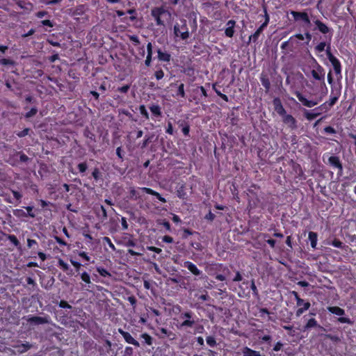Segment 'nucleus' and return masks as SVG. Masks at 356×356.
<instances>
[{"label":"nucleus","instance_id":"obj_21","mask_svg":"<svg viewBox=\"0 0 356 356\" xmlns=\"http://www.w3.org/2000/svg\"><path fill=\"white\" fill-rule=\"evenodd\" d=\"M139 189L147 194L155 196L158 200H159L160 202H161L163 203L166 202L165 198H164L160 193H159L158 192L154 191L153 189H152L150 188L142 187V188H140Z\"/></svg>","mask_w":356,"mask_h":356},{"label":"nucleus","instance_id":"obj_27","mask_svg":"<svg viewBox=\"0 0 356 356\" xmlns=\"http://www.w3.org/2000/svg\"><path fill=\"white\" fill-rule=\"evenodd\" d=\"M321 327L320 325H318L317 321L314 318H312L309 319L307 322V323L303 326L302 331L305 332L307 331L312 328L314 327Z\"/></svg>","mask_w":356,"mask_h":356},{"label":"nucleus","instance_id":"obj_44","mask_svg":"<svg viewBox=\"0 0 356 356\" xmlns=\"http://www.w3.org/2000/svg\"><path fill=\"white\" fill-rule=\"evenodd\" d=\"M38 111V109L36 106L32 107L28 112L24 114V118L26 119H29L33 116H35Z\"/></svg>","mask_w":356,"mask_h":356},{"label":"nucleus","instance_id":"obj_28","mask_svg":"<svg viewBox=\"0 0 356 356\" xmlns=\"http://www.w3.org/2000/svg\"><path fill=\"white\" fill-rule=\"evenodd\" d=\"M265 28L266 27L264 26L261 24L260 26L256 30V31L249 37V42H257L259 35L263 32Z\"/></svg>","mask_w":356,"mask_h":356},{"label":"nucleus","instance_id":"obj_53","mask_svg":"<svg viewBox=\"0 0 356 356\" xmlns=\"http://www.w3.org/2000/svg\"><path fill=\"white\" fill-rule=\"evenodd\" d=\"M77 169L79 172L84 173L88 169V164L86 161L80 163L77 165Z\"/></svg>","mask_w":356,"mask_h":356},{"label":"nucleus","instance_id":"obj_36","mask_svg":"<svg viewBox=\"0 0 356 356\" xmlns=\"http://www.w3.org/2000/svg\"><path fill=\"white\" fill-rule=\"evenodd\" d=\"M331 106L329 104L328 102H324L323 104H321L318 107H316L313 109V111H318L319 112L321 113H326L327 112L330 108H331Z\"/></svg>","mask_w":356,"mask_h":356},{"label":"nucleus","instance_id":"obj_35","mask_svg":"<svg viewBox=\"0 0 356 356\" xmlns=\"http://www.w3.org/2000/svg\"><path fill=\"white\" fill-rule=\"evenodd\" d=\"M264 330H258L257 335L259 339L262 341H265L268 343V345H271L272 337L270 334H264L263 336L261 335V333H264Z\"/></svg>","mask_w":356,"mask_h":356},{"label":"nucleus","instance_id":"obj_11","mask_svg":"<svg viewBox=\"0 0 356 356\" xmlns=\"http://www.w3.org/2000/svg\"><path fill=\"white\" fill-rule=\"evenodd\" d=\"M333 169L337 170V174L339 175H341L343 172V164L338 156L332 155L330 156L327 159V162L326 163Z\"/></svg>","mask_w":356,"mask_h":356},{"label":"nucleus","instance_id":"obj_7","mask_svg":"<svg viewBox=\"0 0 356 356\" xmlns=\"http://www.w3.org/2000/svg\"><path fill=\"white\" fill-rule=\"evenodd\" d=\"M179 317L184 320L179 327L181 329L193 327V326H195V321H200V318L191 310L181 312Z\"/></svg>","mask_w":356,"mask_h":356},{"label":"nucleus","instance_id":"obj_1","mask_svg":"<svg viewBox=\"0 0 356 356\" xmlns=\"http://www.w3.org/2000/svg\"><path fill=\"white\" fill-rule=\"evenodd\" d=\"M313 23L315 25L313 31H318L323 35L321 38L323 40L314 47V51L316 53H321L325 51L326 56L328 58V54H332L331 43L334 30L319 19H314Z\"/></svg>","mask_w":356,"mask_h":356},{"label":"nucleus","instance_id":"obj_24","mask_svg":"<svg viewBox=\"0 0 356 356\" xmlns=\"http://www.w3.org/2000/svg\"><path fill=\"white\" fill-rule=\"evenodd\" d=\"M260 81L265 88V92L268 93L270 89V81L267 74L261 73L260 75Z\"/></svg>","mask_w":356,"mask_h":356},{"label":"nucleus","instance_id":"obj_4","mask_svg":"<svg viewBox=\"0 0 356 356\" xmlns=\"http://www.w3.org/2000/svg\"><path fill=\"white\" fill-rule=\"evenodd\" d=\"M173 33L175 40L179 39L186 40L190 37V33L185 19H181L179 22H176L173 27Z\"/></svg>","mask_w":356,"mask_h":356},{"label":"nucleus","instance_id":"obj_2","mask_svg":"<svg viewBox=\"0 0 356 356\" xmlns=\"http://www.w3.org/2000/svg\"><path fill=\"white\" fill-rule=\"evenodd\" d=\"M206 271L209 275L220 282L226 281L227 277L230 274L228 266L221 263L209 264L206 267Z\"/></svg>","mask_w":356,"mask_h":356},{"label":"nucleus","instance_id":"obj_42","mask_svg":"<svg viewBox=\"0 0 356 356\" xmlns=\"http://www.w3.org/2000/svg\"><path fill=\"white\" fill-rule=\"evenodd\" d=\"M174 96L177 97H180L182 98H184L186 97L184 83H181L180 84H179L178 88H177V91Z\"/></svg>","mask_w":356,"mask_h":356},{"label":"nucleus","instance_id":"obj_10","mask_svg":"<svg viewBox=\"0 0 356 356\" xmlns=\"http://www.w3.org/2000/svg\"><path fill=\"white\" fill-rule=\"evenodd\" d=\"M290 14L293 16L294 21H302L307 27H309L311 25V19L306 11L299 12L291 10Z\"/></svg>","mask_w":356,"mask_h":356},{"label":"nucleus","instance_id":"obj_54","mask_svg":"<svg viewBox=\"0 0 356 356\" xmlns=\"http://www.w3.org/2000/svg\"><path fill=\"white\" fill-rule=\"evenodd\" d=\"M140 113L142 115L143 118H145L146 120H148L149 118V113L146 110V108L144 105H140L139 107Z\"/></svg>","mask_w":356,"mask_h":356},{"label":"nucleus","instance_id":"obj_40","mask_svg":"<svg viewBox=\"0 0 356 356\" xmlns=\"http://www.w3.org/2000/svg\"><path fill=\"white\" fill-rule=\"evenodd\" d=\"M194 329V332H193V334H202L204 332V327L203 325L200 324L199 323V321H195V326H193V327Z\"/></svg>","mask_w":356,"mask_h":356},{"label":"nucleus","instance_id":"obj_30","mask_svg":"<svg viewBox=\"0 0 356 356\" xmlns=\"http://www.w3.org/2000/svg\"><path fill=\"white\" fill-rule=\"evenodd\" d=\"M157 54L159 61L169 62L171 59V55L169 53L166 51L163 52L159 48L157 49Z\"/></svg>","mask_w":356,"mask_h":356},{"label":"nucleus","instance_id":"obj_51","mask_svg":"<svg viewBox=\"0 0 356 356\" xmlns=\"http://www.w3.org/2000/svg\"><path fill=\"white\" fill-rule=\"evenodd\" d=\"M81 279L86 284H91L90 276L87 272H83L81 274Z\"/></svg>","mask_w":356,"mask_h":356},{"label":"nucleus","instance_id":"obj_46","mask_svg":"<svg viewBox=\"0 0 356 356\" xmlns=\"http://www.w3.org/2000/svg\"><path fill=\"white\" fill-rule=\"evenodd\" d=\"M92 177L94 178V179L97 181H99V179H102V172H100L99 169L98 168H95L92 172Z\"/></svg>","mask_w":356,"mask_h":356},{"label":"nucleus","instance_id":"obj_26","mask_svg":"<svg viewBox=\"0 0 356 356\" xmlns=\"http://www.w3.org/2000/svg\"><path fill=\"white\" fill-rule=\"evenodd\" d=\"M241 354L243 356H261L259 351L252 350L248 346L241 348Z\"/></svg>","mask_w":356,"mask_h":356},{"label":"nucleus","instance_id":"obj_45","mask_svg":"<svg viewBox=\"0 0 356 356\" xmlns=\"http://www.w3.org/2000/svg\"><path fill=\"white\" fill-rule=\"evenodd\" d=\"M206 342L211 348H214L217 346L216 338L213 336H208L206 337Z\"/></svg>","mask_w":356,"mask_h":356},{"label":"nucleus","instance_id":"obj_8","mask_svg":"<svg viewBox=\"0 0 356 356\" xmlns=\"http://www.w3.org/2000/svg\"><path fill=\"white\" fill-rule=\"evenodd\" d=\"M327 81L329 84L332 85V87L330 98L329 101H327V102H328L331 107H332L337 103L341 95V87H337L334 85H332L334 80L332 78L331 70H330V72L327 74Z\"/></svg>","mask_w":356,"mask_h":356},{"label":"nucleus","instance_id":"obj_25","mask_svg":"<svg viewBox=\"0 0 356 356\" xmlns=\"http://www.w3.org/2000/svg\"><path fill=\"white\" fill-rule=\"evenodd\" d=\"M293 38H296L299 40H307V44H308L312 39V33L307 30L303 34L302 33H296L294 35L291 36L289 40H291Z\"/></svg>","mask_w":356,"mask_h":356},{"label":"nucleus","instance_id":"obj_50","mask_svg":"<svg viewBox=\"0 0 356 356\" xmlns=\"http://www.w3.org/2000/svg\"><path fill=\"white\" fill-rule=\"evenodd\" d=\"M27 247L28 248H37L38 247V243L37 242L36 240L35 239H31V238H28L27 239Z\"/></svg>","mask_w":356,"mask_h":356},{"label":"nucleus","instance_id":"obj_6","mask_svg":"<svg viewBox=\"0 0 356 356\" xmlns=\"http://www.w3.org/2000/svg\"><path fill=\"white\" fill-rule=\"evenodd\" d=\"M312 66L313 69L311 71L312 76L314 79L320 81L321 86L326 88L325 82V69L318 63L316 59L311 56Z\"/></svg>","mask_w":356,"mask_h":356},{"label":"nucleus","instance_id":"obj_3","mask_svg":"<svg viewBox=\"0 0 356 356\" xmlns=\"http://www.w3.org/2000/svg\"><path fill=\"white\" fill-rule=\"evenodd\" d=\"M327 310L330 313L337 316L333 321L334 323L342 324L346 323L351 326L354 325V321L346 315L343 309L338 306H329L327 307Z\"/></svg>","mask_w":356,"mask_h":356},{"label":"nucleus","instance_id":"obj_23","mask_svg":"<svg viewBox=\"0 0 356 356\" xmlns=\"http://www.w3.org/2000/svg\"><path fill=\"white\" fill-rule=\"evenodd\" d=\"M186 184L183 182L181 184H178L176 190L177 196L181 200H186L187 199V193L186 192Z\"/></svg>","mask_w":356,"mask_h":356},{"label":"nucleus","instance_id":"obj_18","mask_svg":"<svg viewBox=\"0 0 356 356\" xmlns=\"http://www.w3.org/2000/svg\"><path fill=\"white\" fill-rule=\"evenodd\" d=\"M273 105L275 111L280 117H282L284 115H285L286 113V111L284 108L282 101L280 97H275L273 99Z\"/></svg>","mask_w":356,"mask_h":356},{"label":"nucleus","instance_id":"obj_38","mask_svg":"<svg viewBox=\"0 0 356 356\" xmlns=\"http://www.w3.org/2000/svg\"><path fill=\"white\" fill-rule=\"evenodd\" d=\"M283 347H284V343L281 341H277L274 345V346L272 349V352L270 353V356H279L277 354L275 353L274 352H278V351L281 350Z\"/></svg>","mask_w":356,"mask_h":356},{"label":"nucleus","instance_id":"obj_62","mask_svg":"<svg viewBox=\"0 0 356 356\" xmlns=\"http://www.w3.org/2000/svg\"><path fill=\"white\" fill-rule=\"evenodd\" d=\"M40 24L44 26H48L49 28H53L54 24L52 21L49 19H44L40 22Z\"/></svg>","mask_w":356,"mask_h":356},{"label":"nucleus","instance_id":"obj_9","mask_svg":"<svg viewBox=\"0 0 356 356\" xmlns=\"http://www.w3.org/2000/svg\"><path fill=\"white\" fill-rule=\"evenodd\" d=\"M292 294L294 296V298L296 300V305L299 308L296 312V316L297 317L300 316L305 311L308 310L310 307L311 304L309 302H305L303 299H302L298 293L293 291H292Z\"/></svg>","mask_w":356,"mask_h":356},{"label":"nucleus","instance_id":"obj_58","mask_svg":"<svg viewBox=\"0 0 356 356\" xmlns=\"http://www.w3.org/2000/svg\"><path fill=\"white\" fill-rule=\"evenodd\" d=\"M165 133L169 135L174 134L175 131H174L172 124L171 122H168L167 127L165 129Z\"/></svg>","mask_w":356,"mask_h":356},{"label":"nucleus","instance_id":"obj_56","mask_svg":"<svg viewBox=\"0 0 356 356\" xmlns=\"http://www.w3.org/2000/svg\"><path fill=\"white\" fill-rule=\"evenodd\" d=\"M130 86H131L130 84H127V85L122 86L121 87H118L117 88L116 91L121 92V93H127L130 89Z\"/></svg>","mask_w":356,"mask_h":356},{"label":"nucleus","instance_id":"obj_47","mask_svg":"<svg viewBox=\"0 0 356 356\" xmlns=\"http://www.w3.org/2000/svg\"><path fill=\"white\" fill-rule=\"evenodd\" d=\"M263 238L265 240V241L270 245L271 248H274L275 246V240L272 238H268L269 237V235L268 234H262Z\"/></svg>","mask_w":356,"mask_h":356},{"label":"nucleus","instance_id":"obj_13","mask_svg":"<svg viewBox=\"0 0 356 356\" xmlns=\"http://www.w3.org/2000/svg\"><path fill=\"white\" fill-rule=\"evenodd\" d=\"M294 95L298 99V100L302 103V104L308 108H312L316 106L321 99L320 98L318 100H309L307 99L300 91H296Z\"/></svg>","mask_w":356,"mask_h":356},{"label":"nucleus","instance_id":"obj_60","mask_svg":"<svg viewBox=\"0 0 356 356\" xmlns=\"http://www.w3.org/2000/svg\"><path fill=\"white\" fill-rule=\"evenodd\" d=\"M30 130L31 129L29 128H25L22 131L17 132L16 135L19 138H23L29 134Z\"/></svg>","mask_w":356,"mask_h":356},{"label":"nucleus","instance_id":"obj_59","mask_svg":"<svg viewBox=\"0 0 356 356\" xmlns=\"http://www.w3.org/2000/svg\"><path fill=\"white\" fill-rule=\"evenodd\" d=\"M154 76L156 80H161L164 76V72L163 71V70L159 69L154 72Z\"/></svg>","mask_w":356,"mask_h":356},{"label":"nucleus","instance_id":"obj_22","mask_svg":"<svg viewBox=\"0 0 356 356\" xmlns=\"http://www.w3.org/2000/svg\"><path fill=\"white\" fill-rule=\"evenodd\" d=\"M202 8L207 12L208 10H211V8H220L221 3L220 1H214V0H208L204 1L202 4Z\"/></svg>","mask_w":356,"mask_h":356},{"label":"nucleus","instance_id":"obj_17","mask_svg":"<svg viewBox=\"0 0 356 356\" xmlns=\"http://www.w3.org/2000/svg\"><path fill=\"white\" fill-rule=\"evenodd\" d=\"M282 121L291 130L296 129L298 127L296 119L287 113L282 117Z\"/></svg>","mask_w":356,"mask_h":356},{"label":"nucleus","instance_id":"obj_14","mask_svg":"<svg viewBox=\"0 0 356 356\" xmlns=\"http://www.w3.org/2000/svg\"><path fill=\"white\" fill-rule=\"evenodd\" d=\"M183 266L187 268L194 276L197 277L198 279L203 278V273L200 270L197 266L190 261L184 262Z\"/></svg>","mask_w":356,"mask_h":356},{"label":"nucleus","instance_id":"obj_34","mask_svg":"<svg viewBox=\"0 0 356 356\" xmlns=\"http://www.w3.org/2000/svg\"><path fill=\"white\" fill-rule=\"evenodd\" d=\"M149 110L153 116L159 118L162 115L161 106L158 104H153L149 106Z\"/></svg>","mask_w":356,"mask_h":356},{"label":"nucleus","instance_id":"obj_64","mask_svg":"<svg viewBox=\"0 0 356 356\" xmlns=\"http://www.w3.org/2000/svg\"><path fill=\"white\" fill-rule=\"evenodd\" d=\"M242 280H243V276H242L241 272L237 270L236 272V275H235L234 277L232 279V282H238L242 281Z\"/></svg>","mask_w":356,"mask_h":356},{"label":"nucleus","instance_id":"obj_39","mask_svg":"<svg viewBox=\"0 0 356 356\" xmlns=\"http://www.w3.org/2000/svg\"><path fill=\"white\" fill-rule=\"evenodd\" d=\"M6 238L10 241L16 248L20 247V243L17 236L14 234H6Z\"/></svg>","mask_w":356,"mask_h":356},{"label":"nucleus","instance_id":"obj_33","mask_svg":"<svg viewBox=\"0 0 356 356\" xmlns=\"http://www.w3.org/2000/svg\"><path fill=\"white\" fill-rule=\"evenodd\" d=\"M31 346H32L29 343L26 342L25 343L17 345L15 348L19 353L22 354L31 349Z\"/></svg>","mask_w":356,"mask_h":356},{"label":"nucleus","instance_id":"obj_49","mask_svg":"<svg viewBox=\"0 0 356 356\" xmlns=\"http://www.w3.org/2000/svg\"><path fill=\"white\" fill-rule=\"evenodd\" d=\"M97 271L99 273V274L102 277H108L111 276L110 273L104 268L103 267H97Z\"/></svg>","mask_w":356,"mask_h":356},{"label":"nucleus","instance_id":"obj_43","mask_svg":"<svg viewBox=\"0 0 356 356\" xmlns=\"http://www.w3.org/2000/svg\"><path fill=\"white\" fill-rule=\"evenodd\" d=\"M328 245H332L333 247L338 248H343L344 245L343 243L338 238H334L331 241H327V243Z\"/></svg>","mask_w":356,"mask_h":356},{"label":"nucleus","instance_id":"obj_55","mask_svg":"<svg viewBox=\"0 0 356 356\" xmlns=\"http://www.w3.org/2000/svg\"><path fill=\"white\" fill-rule=\"evenodd\" d=\"M146 309L148 312L151 313L150 316H152V314L156 316H160L161 315V312L157 309L149 307Z\"/></svg>","mask_w":356,"mask_h":356},{"label":"nucleus","instance_id":"obj_41","mask_svg":"<svg viewBox=\"0 0 356 356\" xmlns=\"http://www.w3.org/2000/svg\"><path fill=\"white\" fill-rule=\"evenodd\" d=\"M140 338L144 340L143 343L151 346L153 343V338L147 333H143L140 334Z\"/></svg>","mask_w":356,"mask_h":356},{"label":"nucleus","instance_id":"obj_52","mask_svg":"<svg viewBox=\"0 0 356 356\" xmlns=\"http://www.w3.org/2000/svg\"><path fill=\"white\" fill-rule=\"evenodd\" d=\"M15 63L14 60L10 58H1L0 59V65H15Z\"/></svg>","mask_w":356,"mask_h":356},{"label":"nucleus","instance_id":"obj_32","mask_svg":"<svg viewBox=\"0 0 356 356\" xmlns=\"http://www.w3.org/2000/svg\"><path fill=\"white\" fill-rule=\"evenodd\" d=\"M308 238L310 241V244L312 248L316 249L318 241V234L314 232H309Z\"/></svg>","mask_w":356,"mask_h":356},{"label":"nucleus","instance_id":"obj_29","mask_svg":"<svg viewBox=\"0 0 356 356\" xmlns=\"http://www.w3.org/2000/svg\"><path fill=\"white\" fill-rule=\"evenodd\" d=\"M321 115V112L318 111H313V109L312 111H308L305 109L304 111V117L309 121H312L316 118L318 115Z\"/></svg>","mask_w":356,"mask_h":356},{"label":"nucleus","instance_id":"obj_37","mask_svg":"<svg viewBox=\"0 0 356 356\" xmlns=\"http://www.w3.org/2000/svg\"><path fill=\"white\" fill-rule=\"evenodd\" d=\"M212 89L215 91L217 95L219 96L225 102H228L229 101V97L226 95L222 93L220 90L218 89L217 83L212 84Z\"/></svg>","mask_w":356,"mask_h":356},{"label":"nucleus","instance_id":"obj_48","mask_svg":"<svg viewBox=\"0 0 356 356\" xmlns=\"http://www.w3.org/2000/svg\"><path fill=\"white\" fill-rule=\"evenodd\" d=\"M58 265L64 272H67L70 268L69 265L61 259H58Z\"/></svg>","mask_w":356,"mask_h":356},{"label":"nucleus","instance_id":"obj_12","mask_svg":"<svg viewBox=\"0 0 356 356\" xmlns=\"http://www.w3.org/2000/svg\"><path fill=\"white\" fill-rule=\"evenodd\" d=\"M49 316L46 315L44 316H28L26 320L30 325H40L43 324H47L49 323Z\"/></svg>","mask_w":356,"mask_h":356},{"label":"nucleus","instance_id":"obj_16","mask_svg":"<svg viewBox=\"0 0 356 356\" xmlns=\"http://www.w3.org/2000/svg\"><path fill=\"white\" fill-rule=\"evenodd\" d=\"M18 156L19 157V161L21 163H26L29 160L28 156L24 152H15L14 154L9 157L8 162L12 165H15L17 164Z\"/></svg>","mask_w":356,"mask_h":356},{"label":"nucleus","instance_id":"obj_31","mask_svg":"<svg viewBox=\"0 0 356 356\" xmlns=\"http://www.w3.org/2000/svg\"><path fill=\"white\" fill-rule=\"evenodd\" d=\"M207 14L215 19H220L222 17V12L220 8H211V10H208Z\"/></svg>","mask_w":356,"mask_h":356},{"label":"nucleus","instance_id":"obj_61","mask_svg":"<svg viewBox=\"0 0 356 356\" xmlns=\"http://www.w3.org/2000/svg\"><path fill=\"white\" fill-rule=\"evenodd\" d=\"M25 209L27 211L26 213L28 215V217L33 218L35 217V213L33 211V207L28 206V207H25Z\"/></svg>","mask_w":356,"mask_h":356},{"label":"nucleus","instance_id":"obj_5","mask_svg":"<svg viewBox=\"0 0 356 356\" xmlns=\"http://www.w3.org/2000/svg\"><path fill=\"white\" fill-rule=\"evenodd\" d=\"M151 15L158 26H165V20L168 21L171 18L170 12L163 6L152 8Z\"/></svg>","mask_w":356,"mask_h":356},{"label":"nucleus","instance_id":"obj_20","mask_svg":"<svg viewBox=\"0 0 356 356\" xmlns=\"http://www.w3.org/2000/svg\"><path fill=\"white\" fill-rule=\"evenodd\" d=\"M236 22L234 19H230L226 23V29H225V35L227 38H232L234 35Z\"/></svg>","mask_w":356,"mask_h":356},{"label":"nucleus","instance_id":"obj_63","mask_svg":"<svg viewBox=\"0 0 356 356\" xmlns=\"http://www.w3.org/2000/svg\"><path fill=\"white\" fill-rule=\"evenodd\" d=\"M58 306L61 308H64V309H71L72 308V306L65 300H61L59 303H58Z\"/></svg>","mask_w":356,"mask_h":356},{"label":"nucleus","instance_id":"obj_57","mask_svg":"<svg viewBox=\"0 0 356 356\" xmlns=\"http://www.w3.org/2000/svg\"><path fill=\"white\" fill-rule=\"evenodd\" d=\"M264 17H265V20L264 22L261 24V25L264 26L265 27H267V26L269 24V21H270V17H269V15L268 14V12H267V9L266 7L264 8Z\"/></svg>","mask_w":356,"mask_h":356},{"label":"nucleus","instance_id":"obj_15","mask_svg":"<svg viewBox=\"0 0 356 356\" xmlns=\"http://www.w3.org/2000/svg\"><path fill=\"white\" fill-rule=\"evenodd\" d=\"M328 60L331 63L336 76L341 78V64L339 60L332 54H328Z\"/></svg>","mask_w":356,"mask_h":356},{"label":"nucleus","instance_id":"obj_19","mask_svg":"<svg viewBox=\"0 0 356 356\" xmlns=\"http://www.w3.org/2000/svg\"><path fill=\"white\" fill-rule=\"evenodd\" d=\"M119 333L123 337L124 341L127 343L132 344L136 347L140 346L139 342L137 340H136L129 332L124 331L122 329H119Z\"/></svg>","mask_w":356,"mask_h":356}]
</instances>
